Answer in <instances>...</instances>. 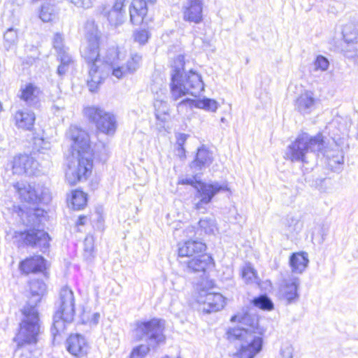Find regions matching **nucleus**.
Wrapping results in <instances>:
<instances>
[{"instance_id":"obj_1","label":"nucleus","mask_w":358,"mask_h":358,"mask_svg":"<svg viewBox=\"0 0 358 358\" xmlns=\"http://www.w3.org/2000/svg\"><path fill=\"white\" fill-rule=\"evenodd\" d=\"M80 53L90 67L87 85L92 92L97 90L109 71L120 79L127 73L134 72L141 60L139 55L134 54L125 64L123 62L124 55L118 48L112 47L108 50L102 62L99 58V42L86 41L80 49Z\"/></svg>"},{"instance_id":"obj_2","label":"nucleus","mask_w":358,"mask_h":358,"mask_svg":"<svg viewBox=\"0 0 358 358\" xmlns=\"http://www.w3.org/2000/svg\"><path fill=\"white\" fill-rule=\"evenodd\" d=\"M66 136L71 141L72 154L69 157L66 180L71 185L86 180L93 166L92 152L88 134L77 126H71Z\"/></svg>"},{"instance_id":"obj_3","label":"nucleus","mask_w":358,"mask_h":358,"mask_svg":"<svg viewBox=\"0 0 358 358\" xmlns=\"http://www.w3.org/2000/svg\"><path fill=\"white\" fill-rule=\"evenodd\" d=\"M46 290L45 284L41 280L34 279L29 282L27 292V301L22 310L24 316L20 324V329L13 338L17 348L36 344L40 331V320L38 304Z\"/></svg>"},{"instance_id":"obj_4","label":"nucleus","mask_w":358,"mask_h":358,"mask_svg":"<svg viewBox=\"0 0 358 358\" xmlns=\"http://www.w3.org/2000/svg\"><path fill=\"white\" fill-rule=\"evenodd\" d=\"M13 213L19 217L23 224L31 227L23 231H16L15 238L24 245L39 248L45 252L49 248L50 238L46 231L36 227H39L45 211L38 208H27L23 205L13 206Z\"/></svg>"},{"instance_id":"obj_5","label":"nucleus","mask_w":358,"mask_h":358,"mask_svg":"<svg viewBox=\"0 0 358 358\" xmlns=\"http://www.w3.org/2000/svg\"><path fill=\"white\" fill-rule=\"evenodd\" d=\"M231 321L238 322L239 324L229 329L227 332V339L231 342H240V358H254L262 348V339L256 335V318L248 313H243L234 315Z\"/></svg>"},{"instance_id":"obj_6","label":"nucleus","mask_w":358,"mask_h":358,"mask_svg":"<svg viewBox=\"0 0 358 358\" xmlns=\"http://www.w3.org/2000/svg\"><path fill=\"white\" fill-rule=\"evenodd\" d=\"M185 57L178 55L173 61L171 71V94L174 101L186 94L197 96L204 90L201 75L190 69L185 72Z\"/></svg>"},{"instance_id":"obj_7","label":"nucleus","mask_w":358,"mask_h":358,"mask_svg":"<svg viewBox=\"0 0 358 358\" xmlns=\"http://www.w3.org/2000/svg\"><path fill=\"white\" fill-rule=\"evenodd\" d=\"M164 325L161 320L152 318L147 321L138 320L134 324L133 336L136 341H145L133 348L131 358H144L151 349H156L165 341Z\"/></svg>"},{"instance_id":"obj_8","label":"nucleus","mask_w":358,"mask_h":358,"mask_svg":"<svg viewBox=\"0 0 358 358\" xmlns=\"http://www.w3.org/2000/svg\"><path fill=\"white\" fill-rule=\"evenodd\" d=\"M324 148L323 136L321 134L311 136L307 133L299 134L285 152V158L292 162L309 164L310 158H315V152Z\"/></svg>"},{"instance_id":"obj_9","label":"nucleus","mask_w":358,"mask_h":358,"mask_svg":"<svg viewBox=\"0 0 358 358\" xmlns=\"http://www.w3.org/2000/svg\"><path fill=\"white\" fill-rule=\"evenodd\" d=\"M57 310L53 316L51 334L54 338L63 333L66 324L73 320L75 315V299L73 291L64 287L59 292V298L56 303Z\"/></svg>"},{"instance_id":"obj_10","label":"nucleus","mask_w":358,"mask_h":358,"mask_svg":"<svg viewBox=\"0 0 358 358\" xmlns=\"http://www.w3.org/2000/svg\"><path fill=\"white\" fill-rule=\"evenodd\" d=\"M21 201L29 203H48L51 199L49 189L41 183L17 182L13 185Z\"/></svg>"},{"instance_id":"obj_11","label":"nucleus","mask_w":358,"mask_h":358,"mask_svg":"<svg viewBox=\"0 0 358 358\" xmlns=\"http://www.w3.org/2000/svg\"><path fill=\"white\" fill-rule=\"evenodd\" d=\"M83 111L87 119L94 123L100 131L108 135L115 133L117 124L113 114L95 106L85 107Z\"/></svg>"},{"instance_id":"obj_12","label":"nucleus","mask_w":358,"mask_h":358,"mask_svg":"<svg viewBox=\"0 0 358 358\" xmlns=\"http://www.w3.org/2000/svg\"><path fill=\"white\" fill-rule=\"evenodd\" d=\"M226 184H221L217 181L204 182H201L194 195V208L196 210L204 212L207 206L211 202L213 197L220 192L229 191Z\"/></svg>"},{"instance_id":"obj_13","label":"nucleus","mask_w":358,"mask_h":358,"mask_svg":"<svg viewBox=\"0 0 358 358\" xmlns=\"http://www.w3.org/2000/svg\"><path fill=\"white\" fill-rule=\"evenodd\" d=\"M299 285V278L293 275L283 278L278 287L279 299L284 301L287 305L296 303L299 299L298 292Z\"/></svg>"},{"instance_id":"obj_14","label":"nucleus","mask_w":358,"mask_h":358,"mask_svg":"<svg viewBox=\"0 0 358 358\" xmlns=\"http://www.w3.org/2000/svg\"><path fill=\"white\" fill-rule=\"evenodd\" d=\"M203 0H186L182 6L184 21L200 24L203 20Z\"/></svg>"},{"instance_id":"obj_15","label":"nucleus","mask_w":358,"mask_h":358,"mask_svg":"<svg viewBox=\"0 0 358 358\" xmlns=\"http://www.w3.org/2000/svg\"><path fill=\"white\" fill-rule=\"evenodd\" d=\"M303 228V222L298 215H287L282 221L281 234L287 239L296 240Z\"/></svg>"},{"instance_id":"obj_16","label":"nucleus","mask_w":358,"mask_h":358,"mask_svg":"<svg viewBox=\"0 0 358 358\" xmlns=\"http://www.w3.org/2000/svg\"><path fill=\"white\" fill-rule=\"evenodd\" d=\"M38 164L31 156L20 155L13 158V173L17 175L33 176L38 170Z\"/></svg>"},{"instance_id":"obj_17","label":"nucleus","mask_w":358,"mask_h":358,"mask_svg":"<svg viewBox=\"0 0 358 358\" xmlns=\"http://www.w3.org/2000/svg\"><path fill=\"white\" fill-rule=\"evenodd\" d=\"M197 301L204 305L203 311L206 313L220 310L224 306V298L221 294L207 292L204 290L199 292Z\"/></svg>"},{"instance_id":"obj_18","label":"nucleus","mask_w":358,"mask_h":358,"mask_svg":"<svg viewBox=\"0 0 358 358\" xmlns=\"http://www.w3.org/2000/svg\"><path fill=\"white\" fill-rule=\"evenodd\" d=\"M186 107L189 108H198L204 109L210 112H215L218 108V103L212 99L204 98L203 99H185L181 101L177 105V109L179 113H182L184 110V108Z\"/></svg>"},{"instance_id":"obj_19","label":"nucleus","mask_w":358,"mask_h":358,"mask_svg":"<svg viewBox=\"0 0 358 358\" xmlns=\"http://www.w3.org/2000/svg\"><path fill=\"white\" fill-rule=\"evenodd\" d=\"M188 272H205L213 266V259L208 254H201L183 262Z\"/></svg>"},{"instance_id":"obj_20","label":"nucleus","mask_w":358,"mask_h":358,"mask_svg":"<svg viewBox=\"0 0 358 358\" xmlns=\"http://www.w3.org/2000/svg\"><path fill=\"white\" fill-rule=\"evenodd\" d=\"M155 0H133L129 8L130 21L134 24L143 22L148 13L149 4H153Z\"/></svg>"},{"instance_id":"obj_21","label":"nucleus","mask_w":358,"mask_h":358,"mask_svg":"<svg viewBox=\"0 0 358 358\" xmlns=\"http://www.w3.org/2000/svg\"><path fill=\"white\" fill-rule=\"evenodd\" d=\"M66 348L74 356H83L87 353L88 345L84 336L73 334L67 339Z\"/></svg>"},{"instance_id":"obj_22","label":"nucleus","mask_w":358,"mask_h":358,"mask_svg":"<svg viewBox=\"0 0 358 358\" xmlns=\"http://www.w3.org/2000/svg\"><path fill=\"white\" fill-rule=\"evenodd\" d=\"M15 125L26 131H31L34 125L36 116L31 110H18L13 115Z\"/></svg>"},{"instance_id":"obj_23","label":"nucleus","mask_w":358,"mask_h":358,"mask_svg":"<svg viewBox=\"0 0 358 358\" xmlns=\"http://www.w3.org/2000/svg\"><path fill=\"white\" fill-rule=\"evenodd\" d=\"M206 248V245L201 241L188 240L182 244H179L178 255L181 257L196 256L204 252Z\"/></svg>"},{"instance_id":"obj_24","label":"nucleus","mask_w":358,"mask_h":358,"mask_svg":"<svg viewBox=\"0 0 358 358\" xmlns=\"http://www.w3.org/2000/svg\"><path fill=\"white\" fill-rule=\"evenodd\" d=\"M20 270L24 273L42 272L45 268V260L40 255H36L22 261Z\"/></svg>"},{"instance_id":"obj_25","label":"nucleus","mask_w":358,"mask_h":358,"mask_svg":"<svg viewBox=\"0 0 358 358\" xmlns=\"http://www.w3.org/2000/svg\"><path fill=\"white\" fill-rule=\"evenodd\" d=\"M315 99L310 91L303 92L296 101V108L302 114H309L315 108Z\"/></svg>"},{"instance_id":"obj_26","label":"nucleus","mask_w":358,"mask_h":358,"mask_svg":"<svg viewBox=\"0 0 358 358\" xmlns=\"http://www.w3.org/2000/svg\"><path fill=\"white\" fill-rule=\"evenodd\" d=\"M309 259L306 252L293 253L290 257L289 264L294 273L301 274L308 267Z\"/></svg>"},{"instance_id":"obj_27","label":"nucleus","mask_w":358,"mask_h":358,"mask_svg":"<svg viewBox=\"0 0 358 358\" xmlns=\"http://www.w3.org/2000/svg\"><path fill=\"white\" fill-rule=\"evenodd\" d=\"M39 89L31 83L22 86L20 98L28 106H34L38 101Z\"/></svg>"},{"instance_id":"obj_28","label":"nucleus","mask_w":358,"mask_h":358,"mask_svg":"<svg viewBox=\"0 0 358 358\" xmlns=\"http://www.w3.org/2000/svg\"><path fill=\"white\" fill-rule=\"evenodd\" d=\"M212 162V154L206 148L201 147L197 150L196 158L192 163V167L201 170L203 168L209 166Z\"/></svg>"},{"instance_id":"obj_29","label":"nucleus","mask_w":358,"mask_h":358,"mask_svg":"<svg viewBox=\"0 0 358 358\" xmlns=\"http://www.w3.org/2000/svg\"><path fill=\"white\" fill-rule=\"evenodd\" d=\"M342 33L345 43H357L358 24L350 22L345 24Z\"/></svg>"},{"instance_id":"obj_30","label":"nucleus","mask_w":358,"mask_h":358,"mask_svg":"<svg viewBox=\"0 0 358 358\" xmlns=\"http://www.w3.org/2000/svg\"><path fill=\"white\" fill-rule=\"evenodd\" d=\"M60 64L57 67V73L59 76H63L73 66L74 61L69 52H64L57 55Z\"/></svg>"},{"instance_id":"obj_31","label":"nucleus","mask_w":358,"mask_h":358,"mask_svg":"<svg viewBox=\"0 0 358 358\" xmlns=\"http://www.w3.org/2000/svg\"><path fill=\"white\" fill-rule=\"evenodd\" d=\"M85 37L87 41L99 42L100 32L94 20H89L85 24Z\"/></svg>"},{"instance_id":"obj_32","label":"nucleus","mask_w":358,"mask_h":358,"mask_svg":"<svg viewBox=\"0 0 358 358\" xmlns=\"http://www.w3.org/2000/svg\"><path fill=\"white\" fill-rule=\"evenodd\" d=\"M70 202L74 210H80L87 203V195L81 190L72 191Z\"/></svg>"},{"instance_id":"obj_33","label":"nucleus","mask_w":358,"mask_h":358,"mask_svg":"<svg viewBox=\"0 0 358 358\" xmlns=\"http://www.w3.org/2000/svg\"><path fill=\"white\" fill-rule=\"evenodd\" d=\"M154 106L155 108V115L158 120L164 121L166 116L169 115V108L166 101L162 99H155L154 102Z\"/></svg>"},{"instance_id":"obj_34","label":"nucleus","mask_w":358,"mask_h":358,"mask_svg":"<svg viewBox=\"0 0 358 358\" xmlns=\"http://www.w3.org/2000/svg\"><path fill=\"white\" fill-rule=\"evenodd\" d=\"M344 162L343 152L340 148L336 145V154L332 156L330 160L327 162L328 165L334 171H338L341 170V166Z\"/></svg>"},{"instance_id":"obj_35","label":"nucleus","mask_w":358,"mask_h":358,"mask_svg":"<svg viewBox=\"0 0 358 358\" xmlns=\"http://www.w3.org/2000/svg\"><path fill=\"white\" fill-rule=\"evenodd\" d=\"M84 258L91 261L94 257V238L92 235H87L84 241Z\"/></svg>"},{"instance_id":"obj_36","label":"nucleus","mask_w":358,"mask_h":358,"mask_svg":"<svg viewBox=\"0 0 358 358\" xmlns=\"http://www.w3.org/2000/svg\"><path fill=\"white\" fill-rule=\"evenodd\" d=\"M17 41V32L13 28L6 30L3 36V45L7 50L15 45Z\"/></svg>"},{"instance_id":"obj_37","label":"nucleus","mask_w":358,"mask_h":358,"mask_svg":"<svg viewBox=\"0 0 358 358\" xmlns=\"http://www.w3.org/2000/svg\"><path fill=\"white\" fill-rule=\"evenodd\" d=\"M199 225L206 234H213L217 230L215 220L213 217H204L199 220Z\"/></svg>"},{"instance_id":"obj_38","label":"nucleus","mask_w":358,"mask_h":358,"mask_svg":"<svg viewBox=\"0 0 358 358\" xmlns=\"http://www.w3.org/2000/svg\"><path fill=\"white\" fill-rule=\"evenodd\" d=\"M253 304L256 307L264 310H271L273 309V303L266 294L255 298L253 299Z\"/></svg>"},{"instance_id":"obj_39","label":"nucleus","mask_w":358,"mask_h":358,"mask_svg":"<svg viewBox=\"0 0 358 358\" xmlns=\"http://www.w3.org/2000/svg\"><path fill=\"white\" fill-rule=\"evenodd\" d=\"M108 20L112 26L117 27L125 21V11L110 10L108 14Z\"/></svg>"},{"instance_id":"obj_40","label":"nucleus","mask_w":358,"mask_h":358,"mask_svg":"<svg viewBox=\"0 0 358 358\" xmlns=\"http://www.w3.org/2000/svg\"><path fill=\"white\" fill-rule=\"evenodd\" d=\"M241 275L243 279L247 283H252L256 282L257 273L250 264H247L243 267L241 270Z\"/></svg>"},{"instance_id":"obj_41","label":"nucleus","mask_w":358,"mask_h":358,"mask_svg":"<svg viewBox=\"0 0 358 358\" xmlns=\"http://www.w3.org/2000/svg\"><path fill=\"white\" fill-rule=\"evenodd\" d=\"M53 47L57 52V55L68 52L69 48L64 44V36L60 33L55 34L52 39Z\"/></svg>"},{"instance_id":"obj_42","label":"nucleus","mask_w":358,"mask_h":358,"mask_svg":"<svg viewBox=\"0 0 358 358\" xmlns=\"http://www.w3.org/2000/svg\"><path fill=\"white\" fill-rule=\"evenodd\" d=\"M329 66V60L322 55H318L313 62L314 71H324L327 70Z\"/></svg>"},{"instance_id":"obj_43","label":"nucleus","mask_w":358,"mask_h":358,"mask_svg":"<svg viewBox=\"0 0 358 358\" xmlns=\"http://www.w3.org/2000/svg\"><path fill=\"white\" fill-rule=\"evenodd\" d=\"M345 45L343 48V51L344 52V55L350 59H355L358 57V48L357 47V43H346Z\"/></svg>"},{"instance_id":"obj_44","label":"nucleus","mask_w":358,"mask_h":358,"mask_svg":"<svg viewBox=\"0 0 358 358\" xmlns=\"http://www.w3.org/2000/svg\"><path fill=\"white\" fill-rule=\"evenodd\" d=\"M135 41L139 43L141 45H144L148 42L150 34L146 29L137 30L134 34Z\"/></svg>"},{"instance_id":"obj_45","label":"nucleus","mask_w":358,"mask_h":358,"mask_svg":"<svg viewBox=\"0 0 358 358\" xmlns=\"http://www.w3.org/2000/svg\"><path fill=\"white\" fill-rule=\"evenodd\" d=\"M201 180H197L196 176L180 177L178 180V184L189 185L192 186L196 190Z\"/></svg>"},{"instance_id":"obj_46","label":"nucleus","mask_w":358,"mask_h":358,"mask_svg":"<svg viewBox=\"0 0 358 358\" xmlns=\"http://www.w3.org/2000/svg\"><path fill=\"white\" fill-rule=\"evenodd\" d=\"M294 349L292 345H286L281 348V355L283 358H292Z\"/></svg>"},{"instance_id":"obj_47","label":"nucleus","mask_w":358,"mask_h":358,"mask_svg":"<svg viewBox=\"0 0 358 358\" xmlns=\"http://www.w3.org/2000/svg\"><path fill=\"white\" fill-rule=\"evenodd\" d=\"M336 154V146L334 148L327 149L324 151V155L326 157L327 162L332 158V156H335Z\"/></svg>"},{"instance_id":"obj_48","label":"nucleus","mask_w":358,"mask_h":358,"mask_svg":"<svg viewBox=\"0 0 358 358\" xmlns=\"http://www.w3.org/2000/svg\"><path fill=\"white\" fill-rule=\"evenodd\" d=\"M100 319V314L99 313H94L92 315L89 323L90 325H96L99 323Z\"/></svg>"},{"instance_id":"obj_49","label":"nucleus","mask_w":358,"mask_h":358,"mask_svg":"<svg viewBox=\"0 0 358 358\" xmlns=\"http://www.w3.org/2000/svg\"><path fill=\"white\" fill-rule=\"evenodd\" d=\"M187 140V135L184 134H180L177 137V145L183 147L185 142Z\"/></svg>"},{"instance_id":"obj_50","label":"nucleus","mask_w":358,"mask_h":358,"mask_svg":"<svg viewBox=\"0 0 358 358\" xmlns=\"http://www.w3.org/2000/svg\"><path fill=\"white\" fill-rule=\"evenodd\" d=\"M35 143L37 144V141L41 142L43 145L41 146V149L42 150H49L50 148V143L48 141H45L43 138H39V139H36L35 138Z\"/></svg>"},{"instance_id":"obj_51","label":"nucleus","mask_w":358,"mask_h":358,"mask_svg":"<svg viewBox=\"0 0 358 358\" xmlns=\"http://www.w3.org/2000/svg\"><path fill=\"white\" fill-rule=\"evenodd\" d=\"M123 7L124 6L122 3H118L115 1L114 6L110 10L124 11V10H123Z\"/></svg>"},{"instance_id":"obj_52","label":"nucleus","mask_w":358,"mask_h":358,"mask_svg":"<svg viewBox=\"0 0 358 358\" xmlns=\"http://www.w3.org/2000/svg\"><path fill=\"white\" fill-rule=\"evenodd\" d=\"M177 155L180 157V158H183L185 157V148L184 147H182V146H178V148H177Z\"/></svg>"},{"instance_id":"obj_53","label":"nucleus","mask_w":358,"mask_h":358,"mask_svg":"<svg viewBox=\"0 0 358 358\" xmlns=\"http://www.w3.org/2000/svg\"><path fill=\"white\" fill-rule=\"evenodd\" d=\"M185 232L187 234V236H189V237L194 236L195 234L194 227H188L186 229Z\"/></svg>"},{"instance_id":"obj_54","label":"nucleus","mask_w":358,"mask_h":358,"mask_svg":"<svg viewBox=\"0 0 358 358\" xmlns=\"http://www.w3.org/2000/svg\"><path fill=\"white\" fill-rule=\"evenodd\" d=\"M87 220L86 216H79L78 220L76 222L77 225H84L85 224V221Z\"/></svg>"},{"instance_id":"obj_55","label":"nucleus","mask_w":358,"mask_h":358,"mask_svg":"<svg viewBox=\"0 0 358 358\" xmlns=\"http://www.w3.org/2000/svg\"><path fill=\"white\" fill-rule=\"evenodd\" d=\"M53 108H55L57 110H59L60 108H63L64 107L62 106L54 105Z\"/></svg>"},{"instance_id":"obj_56","label":"nucleus","mask_w":358,"mask_h":358,"mask_svg":"<svg viewBox=\"0 0 358 358\" xmlns=\"http://www.w3.org/2000/svg\"><path fill=\"white\" fill-rule=\"evenodd\" d=\"M19 22H20L19 19H18V18H17V19L14 20L13 22L15 24H19Z\"/></svg>"},{"instance_id":"obj_57","label":"nucleus","mask_w":358,"mask_h":358,"mask_svg":"<svg viewBox=\"0 0 358 358\" xmlns=\"http://www.w3.org/2000/svg\"><path fill=\"white\" fill-rule=\"evenodd\" d=\"M125 1L126 0H116L117 2L122 3L123 5H124Z\"/></svg>"},{"instance_id":"obj_58","label":"nucleus","mask_w":358,"mask_h":358,"mask_svg":"<svg viewBox=\"0 0 358 358\" xmlns=\"http://www.w3.org/2000/svg\"><path fill=\"white\" fill-rule=\"evenodd\" d=\"M3 110V108L1 102L0 101V113L2 112Z\"/></svg>"},{"instance_id":"obj_59","label":"nucleus","mask_w":358,"mask_h":358,"mask_svg":"<svg viewBox=\"0 0 358 358\" xmlns=\"http://www.w3.org/2000/svg\"><path fill=\"white\" fill-rule=\"evenodd\" d=\"M225 121H226V119L224 117H222L221 118V122H225Z\"/></svg>"},{"instance_id":"obj_60","label":"nucleus","mask_w":358,"mask_h":358,"mask_svg":"<svg viewBox=\"0 0 358 358\" xmlns=\"http://www.w3.org/2000/svg\"><path fill=\"white\" fill-rule=\"evenodd\" d=\"M103 150H104L105 151H106V149L105 146H103Z\"/></svg>"},{"instance_id":"obj_61","label":"nucleus","mask_w":358,"mask_h":358,"mask_svg":"<svg viewBox=\"0 0 358 358\" xmlns=\"http://www.w3.org/2000/svg\"><path fill=\"white\" fill-rule=\"evenodd\" d=\"M178 358H180V357H178Z\"/></svg>"}]
</instances>
